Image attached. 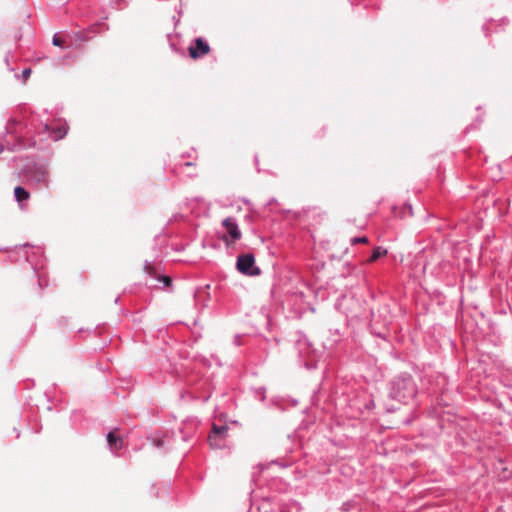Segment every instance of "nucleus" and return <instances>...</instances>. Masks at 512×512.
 <instances>
[{"instance_id":"17","label":"nucleus","mask_w":512,"mask_h":512,"mask_svg":"<svg viewBox=\"0 0 512 512\" xmlns=\"http://www.w3.org/2000/svg\"><path fill=\"white\" fill-rule=\"evenodd\" d=\"M61 43H62V42H61L60 38L58 37V34H55V35L53 36V38H52V44H53L54 46H61Z\"/></svg>"},{"instance_id":"16","label":"nucleus","mask_w":512,"mask_h":512,"mask_svg":"<svg viewBox=\"0 0 512 512\" xmlns=\"http://www.w3.org/2000/svg\"><path fill=\"white\" fill-rule=\"evenodd\" d=\"M368 238L366 236H362V237H353L351 239V243L352 244H358V243H368Z\"/></svg>"},{"instance_id":"13","label":"nucleus","mask_w":512,"mask_h":512,"mask_svg":"<svg viewBox=\"0 0 512 512\" xmlns=\"http://www.w3.org/2000/svg\"><path fill=\"white\" fill-rule=\"evenodd\" d=\"M302 506L299 502L291 500L282 505L280 512H301Z\"/></svg>"},{"instance_id":"1","label":"nucleus","mask_w":512,"mask_h":512,"mask_svg":"<svg viewBox=\"0 0 512 512\" xmlns=\"http://www.w3.org/2000/svg\"><path fill=\"white\" fill-rule=\"evenodd\" d=\"M417 386L410 374L403 373L395 377L390 384V398L408 403L415 398Z\"/></svg>"},{"instance_id":"15","label":"nucleus","mask_w":512,"mask_h":512,"mask_svg":"<svg viewBox=\"0 0 512 512\" xmlns=\"http://www.w3.org/2000/svg\"><path fill=\"white\" fill-rule=\"evenodd\" d=\"M37 277H38V285L41 289L48 285L47 277L44 273L38 272Z\"/></svg>"},{"instance_id":"4","label":"nucleus","mask_w":512,"mask_h":512,"mask_svg":"<svg viewBox=\"0 0 512 512\" xmlns=\"http://www.w3.org/2000/svg\"><path fill=\"white\" fill-rule=\"evenodd\" d=\"M26 247L27 245L24 244L21 248L11 251L9 254L10 261H18L17 255L20 252H23L25 260L31 264L35 272L38 271L39 269H42L44 267V262L42 260V249L40 247H32L31 252H28L27 250H25Z\"/></svg>"},{"instance_id":"19","label":"nucleus","mask_w":512,"mask_h":512,"mask_svg":"<svg viewBox=\"0 0 512 512\" xmlns=\"http://www.w3.org/2000/svg\"><path fill=\"white\" fill-rule=\"evenodd\" d=\"M305 365H306V367H307L308 369H311V368H314V367H315V365H314V364L305 363Z\"/></svg>"},{"instance_id":"20","label":"nucleus","mask_w":512,"mask_h":512,"mask_svg":"<svg viewBox=\"0 0 512 512\" xmlns=\"http://www.w3.org/2000/svg\"><path fill=\"white\" fill-rule=\"evenodd\" d=\"M124 0H116L118 4H121Z\"/></svg>"},{"instance_id":"11","label":"nucleus","mask_w":512,"mask_h":512,"mask_svg":"<svg viewBox=\"0 0 512 512\" xmlns=\"http://www.w3.org/2000/svg\"><path fill=\"white\" fill-rule=\"evenodd\" d=\"M107 443L113 453H117L123 447V439L112 431L107 434Z\"/></svg>"},{"instance_id":"8","label":"nucleus","mask_w":512,"mask_h":512,"mask_svg":"<svg viewBox=\"0 0 512 512\" xmlns=\"http://www.w3.org/2000/svg\"><path fill=\"white\" fill-rule=\"evenodd\" d=\"M227 432L228 427L226 425L218 426L213 424L212 431L208 437L210 446L217 449L223 448L225 446Z\"/></svg>"},{"instance_id":"7","label":"nucleus","mask_w":512,"mask_h":512,"mask_svg":"<svg viewBox=\"0 0 512 512\" xmlns=\"http://www.w3.org/2000/svg\"><path fill=\"white\" fill-rule=\"evenodd\" d=\"M237 270L247 276H258L261 273L259 267L255 265V257L251 253L240 254L236 261Z\"/></svg>"},{"instance_id":"3","label":"nucleus","mask_w":512,"mask_h":512,"mask_svg":"<svg viewBox=\"0 0 512 512\" xmlns=\"http://www.w3.org/2000/svg\"><path fill=\"white\" fill-rule=\"evenodd\" d=\"M26 178L30 184L38 189L48 188L50 185V170L47 162H34L27 166Z\"/></svg>"},{"instance_id":"12","label":"nucleus","mask_w":512,"mask_h":512,"mask_svg":"<svg viewBox=\"0 0 512 512\" xmlns=\"http://www.w3.org/2000/svg\"><path fill=\"white\" fill-rule=\"evenodd\" d=\"M14 196H15L16 201L20 205H22V203L24 201H27L29 199V192L26 189H24L23 187L17 186L14 189Z\"/></svg>"},{"instance_id":"10","label":"nucleus","mask_w":512,"mask_h":512,"mask_svg":"<svg viewBox=\"0 0 512 512\" xmlns=\"http://www.w3.org/2000/svg\"><path fill=\"white\" fill-rule=\"evenodd\" d=\"M144 271L150 277L158 280L159 282H162L165 287L171 285V278L169 276L161 275L158 273L157 269L148 261H146L144 264Z\"/></svg>"},{"instance_id":"18","label":"nucleus","mask_w":512,"mask_h":512,"mask_svg":"<svg viewBox=\"0 0 512 512\" xmlns=\"http://www.w3.org/2000/svg\"><path fill=\"white\" fill-rule=\"evenodd\" d=\"M31 74V69L30 68H26L22 71V77L24 80H27L28 77L30 76Z\"/></svg>"},{"instance_id":"14","label":"nucleus","mask_w":512,"mask_h":512,"mask_svg":"<svg viewBox=\"0 0 512 512\" xmlns=\"http://www.w3.org/2000/svg\"><path fill=\"white\" fill-rule=\"evenodd\" d=\"M387 253L388 252L385 248H383L381 246L375 247L373 249L371 256L368 258L367 262L368 263L374 262V261L378 260L379 258H381L382 256H385Z\"/></svg>"},{"instance_id":"2","label":"nucleus","mask_w":512,"mask_h":512,"mask_svg":"<svg viewBox=\"0 0 512 512\" xmlns=\"http://www.w3.org/2000/svg\"><path fill=\"white\" fill-rule=\"evenodd\" d=\"M6 134L7 135L5 137H0V153L5 149L15 151L33 147L36 144V141L32 138H28L26 140L24 136L17 135L16 122L14 120L8 122L6 126Z\"/></svg>"},{"instance_id":"5","label":"nucleus","mask_w":512,"mask_h":512,"mask_svg":"<svg viewBox=\"0 0 512 512\" xmlns=\"http://www.w3.org/2000/svg\"><path fill=\"white\" fill-rule=\"evenodd\" d=\"M35 130L39 135H43L53 141H58L66 136L68 126L66 123H60L56 126L48 123H40L38 127H35Z\"/></svg>"},{"instance_id":"6","label":"nucleus","mask_w":512,"mask_h":512,"mask_svg":"<svg viewBox=\"0 0 512 512\" xmlns=\"http://www.w3.org/2000/svg\"><path fill=\"white\" fill-rule=\"evenodd\" d=\"M222 226L225 229V234L221 237V240L230 246L242 237V232L239 228L236 218L227 217L222 221Z\"/></svg>"},{"instance_id":"9","label":"nucleus","mask_w":512,"mask_h":512,"mask_svg":"<svg viewBox=\"0 0 512 512\" xmlns=\"http://www.w3.org/2000/svg\"><path fill=\"white\" fill-rule=\"evenodd\" d=\"M188 50L191 58L197 59L206 55L210 51V47L202 38H196L194 44H192Z\"/></svg>"}]
</instances>
